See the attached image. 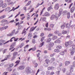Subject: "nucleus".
<instances>
[{"label": "nucleus", "instance_id": "1", "mask_svg": "<svg viewBox=\"0 0 75 75\" xmlns=\"http://www.w3.org/2000/svg\"><path fill=\"white\" fill-rule=\"evenodd\" d=\"M69 71H69H67L66 74L67 75H71V74H72V72L74 71V67L72 65H70L69 67Z\"/></svg>", "mask_w": 75, "mask_h": 75}, {"label": "nucleus", "instance_id": "2", "mask_svg": "<svg viewBox=\"0 0 75 75\" xmlns=\"http://www.w3.org/2000/svg\"><path fill=\"white\" fill-rule=\"evenodd\" d=\"M50 18L51 20H53V19H54V18L58 19V16H57V13H56L55 15H52Z\"/></svg>", "mask_w": 75, "mask_h": 75}, {"label": "nucleus", "instance_id": "3", "mask_svg": "<svg viewBox=\"0 0 75 75\" xmlns=\"http://www.w3.org/2000/svg\"><path fill=\"white\" fill-rule=\"evenodd\" d=\"M3 4V1H0V7L2 6L3 8H5L7 6V4L6 3Z\"/></svg>", "mask_w": 75, "mask_h": 75}, {"label": "nucleus", "instance_id": "4", "mask_svg": "<svg viewBox=\"0 0 75 75\" xmlns=\"http://www.w3.org/2000/svg\"><path fill=\"white\" fill-rule=\"evenodd\" d=\"M10 57H11V55L10 54L6 56L5 59L1 60V62H3V61H4L7 60L8 58H10Z\"/></svg>", "mask_w": 75, "mask_h": 75}, {"label": "nucleus", "instance_id": "5", "mask_svg": "<svg viewBox=\"0 0 75 75\" xmlns=\"http://www.w3.org/2000/svg\"><path fill=\"white\" fill-rule=\"evenodd\" d=\"M25 66H21L18 68V70H23L25 68Z\"/></svg>", "mask_w": 75, "mask_h": 75}, {"label": "nucleus", "instance_id": "6", "mask_svg": "<svg viewBox=\"0 0 75 75\" xmlns=\"http://www.w3.org/2000/svg\"><path fill=\"white\" fill-rule=\"evenodd\" d=\"M8 28V26L0 28V31H2L4 30H6V29H7V28Z\"/></svg>", "mask_w": 75, "mask_h": 75}, {"label": "nucleus", "instance_id": "7", "mask_svg": "<svg viewBox=\"0 0 75 75\" xmlns=\"http://www.w3.org/2000/svg\"><path fill=\"white\" fill-rule=\"evenodd\" d=\"M50 16V14L48 12L45 13L44 15H42V17H45V16L46 17H48Z\"/></svg>", "mask_w": 75, "mask_h": 75}, {"label": "nucleus", "instance_id": "8", "mask_svg": "<svg viewBox=\"0 0 75 75\" xmlns=\"http://www.w3.org/2000/svg\"><path fill=\"white\" fill-rule=\"evenodd\" d=\"M59 7V4H57L54 6V9L55 10H58Z\"/></svg>", "mask_w": 75, "mask_h": 75}, {"label": "nucleus", "instance_id": "9", "mask_svg": "<svg viewBox=\"0 0 75 75\" xmlns=\"http://www.w3.org/2000/svg\"><path fill=\"white\" fill-rule=\"evenodd\" d=\"M6 40H0V42H2L4 44V45L6 44H7V43H8V41H7L6 42Z\"/></svg>", "mask_w": 75, "mask_h": 75}, {"label": "nucleus", "instance_id": "10", "mask_svg": "<svg viewBox=\"0 0 75 75\" xmlns=\"http://www.w3.org/2000/svg\"><path fill=\"white\" fill-rule=\"evenodd\" d=\"M61 42V41L60 40H57L55 41H54V43L56 44H60Z\"/></svg>", "mask_w": 75, "mask_h": 75}, {"label": "nucleus", "instance_id": "11", "mask_svg": "<svg viewBox=\"0 0 75 75\" xmlns=\"http://www.w3.org/2000/svg\"><path fill=\"white\" fill-rule=\"evenodd\" d=\"M75 7L73 6L72 8L70 9V12L71 13H72L74 11H75Z\"/></svg>", "mask_w": 75, "mask_h": 75}, {"label": "nucleus", "instance_id": "12", "mask_svg": "<svg viewBox=\"0 0 75 75\" xmlns=\"http://www.w3.org/2000/svg\"><path fill=\"white\" fill-rule=\"evenodd\" d=\"M32 37V33H29L28 36V38L29 40H30Z\"/></svg>", "mask_w": 75, "mask_h": 75}, {"label": "nucleus", "instance_id": "13", "mask_svg": "<svg viewBox=\"0 0 75 75\" xmlns=\"http://www.w3.org/2000/svg\"><path fill=\"white\" fill-rule=\"evenodd\" d=\"M37 26H35V27H33L31 28L30 29V32H31V31H33L35 29L37 28Z\"/></svg>", "mask_w": 75, "mask_h": 75}, {"label": "nucleus", "instance_id": "14", "mask_svg": "<svg viewBox=\"0 0 75 75\" xmlns=\"http://www.w3.org/2000/svg\"><path fill=\"white\" fill-rule=\"evenodd\" d=\"M41 20H42V21H45L46 20H47V18L45 17L41 18L40 21H41Z\"/></svg>", "mask_w": 75, "mask_h": 75}, {"label": "nucleus", "instance_id": "15", "mask_svg": "<svg viewBox=\"0 0 75 75\" xmlns=\"http://www.w3.org/2000/svg\"><path fill=\"white\" fill-rule=\"evenodd\" d=\"M52 40V38H49L47 39V42H50Z\"/></svg>", "mask_w": 75, "mask_h": 75}, {"label": "nucleus", "instance_id": "16", "mask_svg": "<svg viewBox=\"0 0 75 75\" xmlns=\"http://www.w3.org/2000/svg\"><path fill=\"white\" fill-rule=\"evenodd\" d=\"M20 60H17L16 61V62L15 63L16 64V65H15L14 67H16V66H17L19 64V63H20Z\"/></svg>", "mask_w": 75, "mask_h": 75}, {"label": "nucleus", "instance_id": "17", "mask_svg": "<svg viewBox=\"0 0 75 75\" xmlns=\"http://www.w3.org/2000/svg\"><path fill=\"white\" fill-rule=\"evenodd\" d=\"M71 27V24L68 23L66 24V28H70Z\"/></svg>", "mask_w": 75, "mask_h": 75}, {"label": "nucleus", "instance_id": "18", "mask_svg": "<svg viewBox=\"0 0 75 75\" xmlns=\"http://www.w3.org/2000/svg\"><path fill=\"white\" fill-rule=\"evenodd\" d=\"M17 54H18V52H14L13 53V57H16V55H17Z\"/></svg>", "mask_w": 75, "mask_h": 75}, {"label": "nucleus", "instance_id": "19", "mask_svg": "<svg viewBox=\"0 0 75 75\" xmlns=\"http://www.w3.org/2000/svg\"><path fill=\"white\" fill-rule=\"evenodd\" d=\"M53 8H52V6H50L49 7L47 8V10L48 11H50V10H51V9H52V10Z\"/></svg>", "mask_w": 75, "mask_h": 75}, {"label": "nucleus", "instance_id": "20", "mask_svg": "<svg viewBox=\"0 0 75 75\" xmlns=\"http://www.w3.org/2000/svg\"><path fill=\"white\" fill-rule=\"evenodd\" d=\"M44 3V1H43L40 4V3H38V5L36 7H38L39 6H41V5H42Z\"/></svg>", "mask_w": 75, "mask_h": 75}, {"label": "nucleus", "instance_id": "21", "mask_svg": "<svg viewBox=\"0 0 75 75\" xmlns=\"http://www.w3.org/2000/svg\"><path fill=\"white\" fill-rule=\"evenodd\" d=\"M65 64L66 66H68V65L69 64H70V62L66 61L65 62Z\"/></svg>", "mask_w": 75, "mask_h": 75}, {"label": "nucleus", "instance_id": "22", "mask_svg": "<svg viewBox=\"0 0 75 75\" xmlns=\"http://www.w3.org/2000/svg\"><path fill=\"white\" fill-rule=\"evenodd\" d=\"M45 42H43L42 43H41L40 44V45L39 46V48H40V47H42L43 45H44V44Z\"/></svg>", "mask_w": 75, "mask_h": 75}, {"label": "nucleus", "instance_id": "23", "mask_svg": "<svg viewBox=\"0 0 75 75\" xmlns=\"http://www.w3.org/2000/svg\"><path fill=\"white\" fill-rule=\"evenodd\" d=\"M48 70H51L52 69H54V67H49L47 68Z\"/></svg>", "mask_w": 75, "mask_h": 75}, {"label": "nucleus", "instance_id": "24", "mask_svg": "<svg viewBox=\"0 0 75 75\" xmlns=\"http://www.w3.org/2000/svg\"><path fill=\"white\" fill-rule=\"evenodd\" d=\"M55 60V58H52L50 61V63H52V62H53L54 61V60Z\"/></svg>", "mask_w": 75, "mask_h": 75}, {"label": "nucleus", "instance_id": "25", "mask_svg": "<svg viewBox=\"0 0 75 75\" xmlns=\"http://www.w3.org/2000/svg\"><path fill=\"white\" fill-rule=\"evenodd\" d=\"M68 42L69 45H73V42L71 41H69Z\"/></svg>", "mask_w": 75, "mask_h": 75}, {"label": "nucleus", "instance_id": "26", "mask_svg": "<svg viewBox=\"0 0 75 75\" xmlns=\"http://www.w3.org/2000/svg\"><path fill=\"white\" fill-rule=\"evenodd\" d=\"M37 34V33L35 32V33H33L34 35H35L34 36H33V38H37L38 37V35H35V34Z\"/></svg>", "mask_w": 75, "mask_h": 75}, {"label": "nucleus", "instance_id": "27", "mask_svg": "<svg viewBox=\"0 0 75 75\" xmlns=\"http://www.w3.org/2000/svg\"><path fill=\"white\" fill-rule=\"evenodd\" d=\"M8 21L7 20H5V19H3L1 21V23H6V22H7Z\"/></svg>", "mask_w": 75, "mask_h": 75}, {"label": "nucleus", "instance_id": "28", "mask_svg": "<svg viewBox=\"0 0 75 75\" xmlns=\"http://www.w3.org/2000/svg\"><path fill=\"white\" fill-rule=\"evenodd\" d=\"M26 71L27 72H30V68L29 67H27L26 69Z\"/></svg>", "mask_w": 75, "mask_h": 75}, {"label": "nucleus", "instance_id": "29", "mask_svg": "<svg viewBox=\"0 0 75 75\" xmlns=\"http://www.w3.org/2000/svg\"><path fill=\"white\" fill-rule=\"evenodd\" d=\"M31 1H28V3L25 6H29V5L31 4Z\"/></svg>", "mask_w": 75, "mask_h": 75}, {"label": "nucleus", "instance_id": "30", "mask_svg": "<svg viewBox=\"0 0 75 75\" xmlns=\"http://www.w3.org/2000/svg\"><path fill=\"white\" fill-rule=\"evenodd\" d=\"M15 30H13V31H12V34H13V35L14 34H17V33H18V32H16L15 33Z\"/></svg>", "mask_w": 75, "mask_h": 75}, {"label": "nucleus", "instance_id": "31", "mask_svg": "<svg viewBox=\"0 0 75 75\" xmlns=\"http://www.w3.org/2000/svg\"><path fill=\"white\" fill-rule=\"evenodd\" d=\"M57 39V36H54L52 37V39L53 40H56Z\"/></svg>", "mask_w": 75, "mask_h": 75}, {"label": "nucleus", "instance_id": "32", "mask_svg": "<svg viewBox=\"0 0 75 75\" xmlns=\"http://www.w3.org/2000/svg\"><path fill=\"white\" fill-rule=\"evenodd\" d=\"M26 33V31H25V28H24L23 29V31L22 32V34H25Z\"/></svg>", "mask_w": 75, "mask_h": 75}, {"label": "nucleus", "instance_id": "33", "mask_svg": "<svg viewBox=\"0 0 75 75\" xmlns=\"http://www.w3.org/2000/svg\"><path fill=\"white\" fill-rule=\"evenodd\" d=\"M62 34H65L67 33V31L66 30H63L62 32Z\"/></svg>", "mask_w": 75, "mask_h": 75}, {"label": "nucleus", "instance_id": "34", "mask_svg": "<svg viewBox=\"0 0 75 75\" xmlns=\"http://www.w3.org/2000/svg\"><path fill=\"white\" fill-rule=\"evenodd\" d=\"M24 45V43H22L20 45V48H22Z\"/></svg>", "mask_w": 75, "mask_h": 75}, {"label": "nucleus", "instance_id": "35", "mask_svg": "<svg viewBox=\"0 0 75 75\" xmlns=\"http://www.w3.org/2000/svg\"><path fill=\"white\" fill-rule=\"evenodd\" d=\"M65 45L66 47H68V46L69 45V42H65Z\"/></svg>", "mask_w": 75, "mask_h": 75}, {"label": "nucleus", "instance_id": "36", "mask_svg": "<svg viewBox=\"0 0 75 75\" xmlns=\"http://www.w3.org/2000/svg\"><path fill=\"white\" fill-rule=\"evenodd\" d=\"M53 35V34L51 33H50L47 36L48 37H51Z\"/></svg>", "mask_w": 75, "mask_h": 75}, {"label": "nucleus", "instance_id": "37", "mask_svg": "<svg viewBox=\"0 0 75 75\" xmlns=\"http://www.w3.org/2000/svg\"><path fill=\"white\" fill-rule=\"evenodd\" d=\"M67 17L68 18H70V12H68L67 14Z\"/></svg>", "mask_w": 75, "mask_h": 75}, {"label": "nucleus", "instance_id": "38", "mask_svg": "<svg viewBox=\"0 0 75 75\" xmlns=\"http://www.w3.org/2000/svg\"><path fill=\"white\" fill-rule=\"evenodd\" d=\"M56 48L58 50H60V49H61L62 47L61 46H57Z\"/></svg>", "mask_w": 75, "mask_h": 75}, {"label": "nucleus", "instance_id": "39", "mask_svg": "<svg viewBox=\"0 0 75 75\" xmlns=\"http://www.w3.org/2000/svg\"><path fill=\"white\" fill-rule=\"evenodd\" d=\"M61 13L60 11V12H59V14H58V13H57V17H58V18H59V17H60V16H61Z\"/></svg>", "mask_w": 75, "mask_h": 75}, {"label": "nucleus", "instance_id": "40", "mask_svg": "<svg viewBox=\"0 0 75 75\" xmlns=\"http://www.w3.org/2000/svg\"><path fill=\"white\" fill-rule=\"evenodd\" d=\"M6 17V15H3L0 17V19H3V18H4Z\"/></svg>", "mask_w": 75, "mask_h": 75}, {"label": "nucleus", "instance_id": "41", "mask_svg": "<svg viewBox=\"0 0 75 75\" xmlns=\"http://www.w3.org/2000/svg\"><path fill=\"white\" fill-rule=\"evenodd\" d=\"M19 7H20V6L19 5L18 7H16L15 8H14V7H13V8L12 9L14 10H16V9L18 8H19Z\"/></svg>", "mask_w": 75, "mask_h": 75}, {"label": "nucleus", "instance_id": "42", "mask_svg": "<svg viewBox=\"0 0 75 75\" xmlns=\"http://www.w3.org/2000/svg\"><path fill=\"white\" fill-rule=\"evenodd\" d=\"M13 48H14V47L13 46V45H11L9 49V51H11V50H13Z\"/></svg>", "mask_w": 75, "mask_h": 75}, {"label": "nucleus", "instance_id": "43", "mask_svg": "<svg viewBox=\"0 0 75 75\" xmlns=\"http://www.w3.org/2000/svg\"><path fill=\"white\" fill-rule=\"evenodd\" d=\"M10 10V8L9 7H8L6 8V11H9Z\"/></svg>", "mask_w": 75, "mask_h": 75}, {"label": "nucleus", "instance_id": "44", "mask_svg": "<svg viewBox=\"0 0 75 75\" xmlns=\"http://www.w3.org/2000/svg\"><path fill=\"white\" fill-rule=\"evenodd\" d=\"M54 52H59V49H55L54 50Z\"/></svg>", "mask_w": 75, "mask_h": 75}, {"label": "nucleus", "instance_id": "45", "mask_svg": "<svg viewBox=\"0 0 75 75\" xmlns=\"http://www.w3.org/2000/svg\"><path fill=\"white\" fill-rule=\"evenodd\" d=\"M13 38H13L14 41H17L18 40V38H16V37H13Z\"/></svg>", "mask_w": 75, "mask_h": 75}, {"label": "nucleus", "instance_id": "46", "mask_svg": "<svg viewBox=\"0 0 75 75\" xmlns=\"http://www.w3.org/2000/svg\"><path fill=\"white\" fill-rule=\"evenodd\" d=\"M44 39H45V36H44L40 40L41 42H42V41H44Z\"/></svg>", "mask_w": 75, "mask_h": 75}, {"label": "nucleus", "instance_id": "47", "mask_svg": "<svg viewBox=\"0 0 75 75\" xmlns=\"http://www.w3.org/2000/svg\"><path fill=\"white\" fill-rule=\"evenodd\" d=\"M18 25V28H19L20 27V25H20V23L19 22H18L16 24V26H17V25Z\"/></svg>", "mask_w": 75, "mask_h": 75}, {"label": "nucleus", "instance_id": "48", "mask_svg": "<svg viewBox=\"0 0 75 75\" xmlns=\"http://www.w3.org/2000/svg\"><path fill=\"white\" fill-rule=\"evenodd\" d=\"M72 48H73L72 51H75V45H73L72 47Z\"/></svg>", "mask_w": 75, "mask_h": 75}, {"label": "nucleus", "instance_id": "49", "mask_svg": "<svg viewBox=\"0 0 75 75\" xmlns=\"http://www.w3.org/2000/svg\"><path fill=\"white\" fill-rule=\"evenodd\" d=\"M44 66L46 67H48V64L47 63H45L44 64Z\"/></svg>", "mask_w": 75, "mask_h": 75}, {"label": "nucleus", "instance_id": "50", "mask_svg": "<svg viewBox=\"0 0 75 75\" xmlns=\"http://www.w3.org/2000/svg\"><path fill=\"white\" fill-rule=\"evenodd\" d=\"M65 27V26L64 25H61V28L62 29H64Z\"/></svg>", "mask_w": 75, "mask_h": 75}, {"label": "nucleus", "instance_id": "51", "mask_svg": "<svg viewBox=\"0 0 75 75\" xmlns=\"http://www.w3.org/2000/svg\"><path fill=\"white\" fill-rule=\"evenodd\" d=\"M25 40V38H23H23H20L19 39V41L21 40V41H23V40Z\"/></svg>", "mask_w": 75, "mask_h": 75}, {"label": "nucleus", "instance_id": "52", "mask_svg": "<svg viewBox=\"0 0 75 75\" xmlns=\"http://www.w3.org/2000/svg\"><path fill=\"white\" fill-rule=\"evenodd\" d=\"M45 62H46V63H47V64H48V63H49V62H50V60H49L48 59H46L45 60Z\"/></svg>", "mask_w": 75, "mask_h": 75}, {"label": "nucleus", "instance_id": "53", "mask_svg": "<svg viewBox=\"0 0 75 75\" xmlns=\"http://www.w3.org/2000/svg\"><path fill=\"white\" fill-rule=\"evenodd\" d=\"M74 52H75V51H72H72L70 52V54L71 55H74Z\"/></svg>", "mask_w": 75, "mask_h": 75}, {"label": "nucleus", "instance_id": "54", "mask_svg": "<svg viewBox=\"0 0 75 75\" xmlns=\"http://www.w3.org/2000/svg\"><path fill=\"white\" fill-rule=\"evenodd\" d=\"M30 15H28V16H27V20H30Z\"/></svg>", "mask_w": 75, "mask_h": 75}, {"label": "nucleus", "instance_id": "55", "mask_svg": "<svg viewBox=\"0 0 75 75\" xmlns=\"http://www.w3.org/2000/svg\"><path fill=\"white\" fill-rule=\"evenodd\" d=\"M56 74L57 75H59V74L60 73V71H56Z\"/></svg>", "mask_w": 75, "mask_h": 75}, {"label": "nucleus", "instance_id": "56", "mask_svg": "<svg viewBox=\"0 0 75 75\" xmlns=\"http://www.w3.org/2000/svg\"><path fill=\"white\" fill-rule=\"evenodd\" d=\"M35 50H36V47H34L32 48V51H35Z\"/></svg>", "mask_w": 75, "mask_h": 75}, {"label": "nucleus", "instance_id": "57", "mask_svg": "<svg viewBox=\"0 0 75 75\" xmlns=\"http://www.w3.org/2000/svg\"><path fill=\"white\" fill-rule=\"evenodd\" d=\"M67 13V11H63V14H64V15H66Z\"/></svg>", "mask_w": 75, "mask_h": 75}, {"label": "nucleus", "instance_id": "58", "mask_svg": "<svg viewBox=\"0 0 75 75\" xmlns=\"http://www.w3.org/2000/svg\"><path fill=\"white\" fill-rule=\"evenodd\" d=\"M32 42L33 44H35V42H35V39L32 40Z\"/></svg>", "mask_w": 75, "mask_h": 75}, {"label": "nucleus", "instance_id": "59", "mask_svg": "<svg viewBox=\"0 0 75 75\" xmlns=\"http://www.w3.org/2000/svg\"><path fill=\"white\" fill-rule=\"evenodd\" d=\"M45 26L46 27H48V22H47L46 24H45Z\"/></svg>", "mask_w": 75, "mask_h": 75}, {"label": "nucleus", "instance_id": "60", "mask_svg": "<svg viewBox=\"0 0 75 75\" xmlns=\"http://www.w3.org/2000/svg\"><path fill=\"white\" fill-rule=\"evenodd\" d=\"M13 65H14L13 63L10 64L9 65V67H11L13 66Z\"/></svg>", "mask_w": 75, "mask_h": 75}, {"label": "nucleus", "instance_id": "61", "mask_svg": "<svg viewBox=\"0 0 75 75\" xmlns=\"http://www.w3.org/2000/svg\"><path fill=\"white\" fill-rule=\"evenodd\" d=\"M60 54L61 55H63L64 54V52H62L60 53Z\"/></svg>", "mask_w": 75, "mask_h": 75}, {"label": "nucleus", "instance_id": "62", "mask_svg": "<svg viewBox=\"0 0 75 75\" xmlns=\"http://www.w3.org/2000/svg\"><path fill=\"white\" fill-rule=\"evenodd\" d=\"M13 34H12V33H9V34H8L7 35V36H11L12 35H13Z\"/></svg>", "mask_w": 75, "mask_h": 75}, {"label": "nucleus", "instance_id": "63", "mask_svg": "<svg viewBox=\"0 0 75 75\" xmlns=\"http://www.w3.org/2000/svg\"><path fill=\"white\" fill-rule=\"evenodd\" d=\"M50 26L51 27V28H53V27H54V25L53 24H51Z\"/></svg>", "mask_w": 75, "mask_h": 75}, {"label": "nucleus", "instance_id": "64", "mask_svg": "<svg viewBox=\"0 0 75 75\" xmlns=\"http://www.w3.org/2000/svg\"><path fill=\"white\" fill-rule=\"evenodd\" d=\"M7 73H8V72H4L3 73V75H7Z\"/></svg>", "mask_w": 75, "mask_h": 75}]
</instances>
